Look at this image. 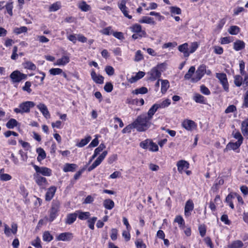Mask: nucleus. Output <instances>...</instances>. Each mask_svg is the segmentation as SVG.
I'll list each match as a JSON object with an SVG mask.
<instances>
[{"instance_id":"1","label":"nucleus","mask_w":248,"mask_h":248,"mask_svg":"<svg viewBox=\"0 0 248 248\" xmlns=\"http://www.w3.org/2000/svg\"><path fill=\"white\" fill-rule=\"evenodd\" d=\"M151 119L146 114H143L138 117L133 122L135 128L139 131H144L150 127L151 124Z\"/></svg>"},{"instance_id":"2","label":"nucleus","mask_w":248,"mask_h":248,"mask_svg":"<svg viewBox=\"0 0 248 248\" xmlns=\"http://www.w3.org/2000/svg\"><path fill=\"white\" fill-rule=\"evenodd\" d=\"M130 29L132 32L134 33L132 35V38L134 40L141 39L147 36L146 31L142 30V26L140 24H134L130 27Z\"/></svg>"},{"instance_id":"3","label":"nucleus","mask_w":248,"mask_h":248,"mask_svg":"<svg viewBox=\"0 0 248 248\" xmlns=\"http://www.w3.org/2000/svg\"><path fill=\"white\" fill-rule=\"evenodd\" d=\"M167 68V64L165 62L157 64L153 67L148 73L150 78H160L161 73L165 71Z\"/></svg>"},{"instance_id":"4","label":"nucleus","mask_w":248,"mask_h":248,"mask_svg":"<svg viewBox=\"0 0 248 248\" xmlns=\"http://www.w3.org/2000/svg\"><path fill=\"white\" fill-rule=\"evenodd\" d=\"M34 106L35 103L32 101H25L20 104L19 108H15L14 111L16 113H29L30 111V108L34 107Z\"/></svg>"},{"instance_id":"5","label":"nucleus","mask_w":248,"mask_h":248,"mask_svg":"<svg viewBox=\"0 0 248 248\" xmlns=\"http://www.w3.org/2000/svg\"><path fill=\"white\" fill-rule=\"evenodd\" d=\"M60 207V202L58 200H53L49 211V221L52 222L57 216Z\"/></svg>"},{"instance_id":"6","label":"nucleus","mask_w":248,"mask_h":248,"mask_svg":"<svg viewBox=\"0 0 248 248\" xmlns=\"http://www.w3.org/2000/svg\"><path fill=\"white\" fill-rule=\"evenodd\" d=\"M127 1V0H121L120 2L118 3V6L124 16L129 19H131L132 16L129 15V9L126 6Z\"/></svg>"},{"instance_id":"7","label":"nucleus","mask_w":248,"mask_h":248,"mask_svg":"<svg viewBox=\"0 0 248 248\" xmlns=\"http://www.w3.org/2000/svg\"><path fill=\"white\" fill-rule=\"evenodd\" d=\"M206 68L207 66L205 64H201L196 71V78H202L205 74L208 76H210L211 72L210 70H207Z\"/></svg>"},{"instance_id":"8","label":"nucleus","mask_w":248,"mask_h":248,"mask_svg":"<svg viewBox=\"0 0 248 248\" xmlns=\"http://www.w3.org/2000/svg\"><path fill=\"white\" fill-rule=\"evenodd\" d=\"M33 167L37 173H40L43 175L49 176L51 174V170L50 169L46 167H39V166L34 165Z\"/></svg>"},{"instance_id":"9","label":"nucleus","mask_w":248,"mask_h":248,"mask_svg":"<svg viewBox=\"0 0 248 248\" xmlns=\"http://www.w3.org/2000/svg\"><path fill=\"white\" fill-rule=\"evenodd\" d=\"M182 126L187 130L191 131L196 127V124L193 121L187 119L183 122Z\"/></svg>"},{"instance_id":"10","label":"nucleus","mask_w":248,"mask_h":248,"mask_svg":"<svg viewBox=\"0 0 248 248\" xmlns=\"http://www.w3.org/2000/svg\"><path fill=\"white\" fill-rule=\"evenodd\" d=\"M73 238V234L69 232L60 233L56 238L58 241H68Z\"/></svg>"},{"instance_id":"11","label":"nucleus","mask_w":248,"mask_h":248,"mask_svg":"<svg viewBox=\"0 0 248 248\" xmlns=\"http://www.w3.org/2000/svg\"><path fill=\"white\" fill-rule=\"evenodd\" d=\"M37 107L46 118L48 119L50 117L47 108L44 104L39 103L37 105Z\"/></svg>"},{"instance_id":"12","label":"nucleus","mask_w":248,"mask_h":248,"mask_svg":"<svg viewBox=\"0 0 248 248\" xmlns=\"http://www.w3.org/2000/svg\"><path fill=\"white\" fill-rule=\"evenodd\" d=\"M178 50L183 53L185 58H188L189 56L188 44L187 43H184L178 47Z\"/></svg>"},{"instance_id":"13","label":"nucleus","mask_w":248,"mask_h":248,"mask_svg":"<svg viewBox=\"0 0 248 248\" xmlns=\"http://www.w3.org/2000/svg\"><path fill=\"white\" fill-rule=\"evenodd\" d=\"M177 169L178 171L182 173L184 169H187L189 167V164L186 161L181 160L177 163Z\"/></svg>"},{"instance_id":"14","label":"nucleus","mask_w":248,"mask_h":248,"mask_svg":"<svg viewBox=\"0 0 248 248\" xmlns=\"http://www.w3.org/2000/svg\"><path fill=\"white\" fill-rule=\"evenodd\" d=\"M194 209V203L192 200H188L186 203L185 207V215L188 217L190 215V212Z\"/></svg>"},{"instance_id":"15","label":"nucleus","mask_w":248,"mask_h":248,"mask_svg":"<svg viewBox=\"0 0 248 248\" xmlns=\"http://www.w3.org/2000/svg\"><path fill=\"white\" fill-rule=\"evenodd\" d=\"M56 191V187L54 186L50 187L46 193L45 200L46 201H50L54 197Z\"/></svg>"},{"instance_id":"16","label":"nucleus","mask_w":248,"mask_h":248,"mask_svg":"<svg viewBox=\"0 0 248 248\" xmlns=\"http://www.w3.org/2000/svg\"><path fill=\"white\" fill-rule=\"evenodd\" d=\"M245 43L240 40H236L235 42L233 43V48L235 51H239L245 48Z\"/></svg>"},{"instance_id":"17","label":"nucleus","mask_w":248,"mask_h":248,"mask_svg":"<svg viewBox=\"0 0 248 248\" xmlns=\"http://www.w3.org/2000/svg\"><path fill=\"white\" fill-rule=\"evenodd\" d=\"M242 143H241V141H237L236 142L233 143V142H229L226 146V147L224 149V151L227 152L228 150H236L238 149L240 145H241Z\"/></svg>"},{"instance_id":"18","label":"nucleus","mask_w":248,"mask_h":248,"mask_svg":"<svg viewBox=\"0 0 248 248\" xmlns=\"http://www.w3.org/2000/svg\"><path fill=\"white\" fill-rule=\"evenodd\" d=\"M139 22L140 23H146L153 25L156 24L154 18L147 16H142V17L139 20Z\"/></svg>"},{"instance_id":"19","label":"nucleus","mask_w":248,"mask_h":248,"mask_svg":"<svg viewBox=\"0 0 248 248\" xmlns=\"http://www.w3.org/2000/svg\"><path fill=\"white\" fill-rule=\"evenodd\" d=\"M77 216L78 214L76 213L68 214L65 219V223L69 225L72 224L76 220Z\"/></svg>"},{"instance_id":"20","label":"nucleus","mask_w":248,"mask_h":248,"mask_svg":"<svg viewBox=\"0 0 248 248\" xmlns=\"http://www.w3.org/2000/svg\"><path fill=\"white\" fill-rule=\"evenodd\" d=\"M241 129L244 136H248V118L242 122Z\"/></svg>"},{"instance_id":"21","label":"nucleus","mask_w":248,"mask_h":248,"mask_svg":"<svg viewBox=\"0 0 248 248\" xmlns=\"http://www.w3.org/2000/svg\"><path fill=\"white\" fill-rule=\"evenodd\" d=\"M77 167V165L75 164L66 163L64 166L63 170L66 172L69 171L73 172L75 170Z\"/></svg>"},{"instance_id":"22","label":"nucleus","mask_w":248,"mask_h":248,"mask_svg":"<svg viewBox=\"0 0 248 248\" xmlns=\"http://www.w3.org/2000/svg\"><path fill=\"white\" fill-rule=\"evenodd\" d=\"M18 124V122L16 119L11 118L7 122L6 126L9 129H13Z\"/></svg>"},{"instance_id":"23","label":"nucleus","mask_w":248,"mask_h":248,"mask_svg":"<svg viewBox=\"0 0 248 248\" xmlns=\"http://www.w3.org/2000/svg\"><path fill=\"white\" fill-rule=\"evenodd\" d=\"M49 72L51 75L55 76L62 74L63 78H66V74L63 72L62 69L60 68H51L49 70Z\"/></svg>"},{"instance_id":"24","label":"nucleus","mask_w":248,"mask_h":248,"mask_svg":"<svg viewBox=\"0 0 248 248\" xmlns=\"http://www.w3.org/2000/svg\"><path fill=\"white\" fill-rule=\"evenodd\" d=\"M244 246V244L240 240H235L231 244L228 245V248H241Z\"/></svg>"},{"instance_id":"25","label":"nucleus","mask_w":248,"mask_h":248,"mask_svg":"<svg viewBox=\"0 0 248 248\" xmlns=\"http://www.w3.org/2000/svg\"><path fill=\"white\" fill-rule=\"evenodd\" d=\"M240 28L235 25L231 26L228 30L229 33L231 35H237L240 32Z\"/></svg>"},{"instance_id":"26","label":"nucleus","mask_w":248,"mask_h":248,"mask_svg":"<svg viewBox=\"0 0 248 248\" xmlns=\"http://www.w3.org/2000/svg\"><path fill=\"white\" fill-rule=\"evenodd\" d=\"M91 139L92 137L90 136H88L85 138L82 139L79 142L77 143L76 146L78 147H83L89 142Z\"/></svg>"},{"instance_id":"27","label":"nucleus","mask_w":248,"mask_h":248,"mask_svg":"<svg viewBox=\"0 0 248 248\" xmlns=\"http://www.w3.org/2000/svg\"><path fill=\"white\" fill-rule=\"evenodd\" d=\"M193 100L197 103L205 104L204 97L199 93L194 94Z\"/></svg>"},{"instance_id":"28","label":"nucleus","mask_w":248,"mask_h":248,"mask_svg":"<svg viewBox=\"0 0 248 248\" xmlns=\"http://www.w3.org/2000/svg\"><path fill=\"white\" fill-rule=\"evenodd\" d=\"M70 61V59L68 56H63L60 59L57 60V64L59 65H64L68 63Z\"/></svg>"},{"instance_id":"29","label":"nucleus","mask_w":248,"mask_h":248,"mask_svg":"<svg viewBox=\"0 0 248 248\" xmlns=\"http://www.w3.org/2000/svg\"><path fill=\"white\" fill-rule=\"evenodd\" d=\"M36 152L38 154V156L37 157V160L38 161H40L46 157V154L43 148H37L36 149Z\"/></svg>"},{"instance_id":"30","label":"nucleus","mask_w":248,"mask_h":248,"mask_svg":"<svg viewBox=\"0 0 248 248\" xmlns=\"http://www.w3.org/2000/svg\"><path fill=\"white\" fill-rule=\"evenodd\" d=\"M160 80L161 82V93L164 94L167 92V90L169 88L170 83L168 80L166 79H161Z\"/></svg>"},{"instance_id":"31","label":"nucleus","mask_w":248,"mask_h":248,"mask_svg":"<svg viewBox=\"0 0 248 248\" xmlns=\"http://www.w3.org/2000/svg\"><path fill=\"white\" fill-rule=\"evenodd\" d=\"M103 205L105 208L110 210L114 207V202L110 199H107L104 201Z\"/></svg>"},{"instance_id":"32","label":"nucleus","mask_w":248,"mask_h":248,"mask_svg":"<svg viewBox=\"0 0 248 248\" xmlns=\"http://www.w3.org/2000/svg\"><path fill=\"white\" fill-rule=\"evenodd\" d=\"M35 182L39 186H44L47 184L46 178L38 175L36 176Z\"/></svg>"},{"instance_id":"33","label":"nucleus","mask_w":248,"mask_h":248,"mask_svg":"<svg viewBox=\"0 0 248 248\" xmlns=\"http://www.w3.org/2000/svg\"><path fill=\"white\" fill-rule=\"evenodd\" d=\"M158 109L157 104H155L149 110L147 114L149 119H152L153 116Z\"/></svg>"},{"instance_id":"34","label":"nucleus","mask_w":248,"mask_h":248,"mask_svg":"<svg viewBox=\"0 0 248 248\" xmlns=\"http://www.w3.org/2000/svg\"><path fill=\"white\" fill-rule=\"evenodd\" d=\"M28 31V28L26 26H22L20 28L16 27L13 30L14 33L16 35L20 34L22 33H26Z\"/></svg>"},{"instance_id":"35","label":"nucleus","mask_w":248,"mask_h":248,"mask_svg":"<svg viewBox=\"0 0 248 248\" xmlns=\"http://www.w3.org/2000/svg\"><path fill=\"white\" fill-rule=\"evenodd\" d=\"M61 7V3L60 1H57L51 4L49 8V10L50 12H55L60 9Z\"/></svg>"},{"instance_id":"36","label":"nucleus","mask_w":248,"mask_h":248,"mask_svg":"<svg viewBox=\"0 0 248 248\" xmlns=\"http://www.w3.org/2000/svg\"><path fill=\"white\" fill-rule=\"evenodd\" d=\"M170 10L171 16H173L174 15H181L182 13L181 8L177 6L170 7Z\"/></svg>"},{"instance_id":"37","label":"nucleus","mask_w":248,"mask_h":248,"mask_svg":"<svg viewBox=\"0 0 248 248\" xmlns=\"http://www.w3.org/2000/svg\"><path fill=\"white\" fill-rule=\"evenodd\" d=\"M148 92V89L145 87H142L140 88H137L133 90L132 92L133 94H145Z\"/></svg>"},{"instance_id":"38","label":"nucleus","mask_w":248,"mask_h":248,"mask_svg":"<svg viewBox=\"0 0 248 248\" xmlns=\"http://www.w3.org/2000/svg\"><path fill=\"white\" fill-rule=\"evenodd\" d=\"M5 9L6 10L7 13L10 15V16H12L13 15V2H7L5 6Z\"/></svg>"},{"instance_id":"39","label":"nucleus","mask_w":248,"mask_h":248,"mask_svg":"<svg viewBox=\"0 0 248 248\" xmlns=\"http://www.w3.org/2000/svg\"><path fill=\"white\" fill-rule=\"evenodd\" d=\"M27 75L21 73L19 71L16 70L11 73L9 78H27Z\"/></svg>"},{"instance_id":"40","label":"nucleus","mask_w":248,"mask_h":248,"mask_svg":"<svg viewBox=\"0 0 248 248\" xmlns=\"http://www.w3.org/2000/svg\"><path fill=\"white\" fill-rule=\"evenodd\" d=\"M79 8L83 12H87L90 9V6L85 1H82L79 5Z\"/></svg>"},{"instance_id":"41","label":"nucleus","mask_w":248,"mask_h":248,"mask_svg":"<svg viewBox=\"0 0 248 248\" xmlns=\"http://www.w3.org/2000/svg\"><path fill=\"white\" fill-rule=\"evenodd\" d=\"M53 239V236L50 234L48 231H46L44 232L43 239L46 242H50Z\"/></svg>"},{"instance_id":"42","label":"nucleus","mask_w":248,"mask_h":248,"mask_svg":"<svg viewBox=\"0 0 248 248\" xmlns=\"http://www.w3.org/2000/svg\"><path fill=\"white\" fill-rule=\"evenodd\" d=\"M79 213L78 218L81 220H85L89 218L90 216V213L89 212H80L78 211Z\"/></svg>"},{"instance_id":"43","label":"nucleus","mask_w":248,"mask_h":248,"mask_svg":"<svg viewBox=\"0 0 248 248\" xmlns=\"http://www.w3.org/2000/svg\"><path fill=\"white\" fill-rule=\"evenodd\" d=\"M170 104V100L169 99H166L161 103L157 104L158 109L159 108H165Z\"/></svg>"},{"instance_id":"44","label":"nucleus","mask_w":248,"mask_h":248,"mask_svg":"<svg viewBox=\"0 0 248 248\" xmlns=\"http://www.w3.org/2000/svg\"><path fill=\"white\" fill-rule=\"evenodd\" d=\"M111 29H112V27L111 26H109V27H106V28L103 29V30H102L100 31V32L102 34H104V35H109L111 33H112V32H113L111 30Z\"/></svg>"},{"instance_id":"45","label":"nucleus","mask_w":248,"mask_h":248,"mask_svg":"<svg viewBox=\"0 0 248 248\" xmlns=\"http://www.w3.org/2000/svg\"><path fill=\"white\" fill-rule=\"evenodd\" d=\"M220 83L222 85L224 89L226 91H228L229 85L227 78H218Z\"/></svg>"},{"instance_id":"46","label":"nucleus","mask_w":248,"mask_h":248,"mask_svg":"<svg viewBox=\"0 0 248 248\" xmlns=\"http://www.w3.org/2000/svg\"><path fill=\"white\" fill-rule=\"evenodd\" d=\"M102 161L99 159L98 158L95 160V161L91 165L88 169L89 171H90L95 169L97 166L100 164Z\"/></svg>"},{"instance_id":"47","label":"nucleus","mask_w":248,"mask_h":248,"mask_svg":"<svg viewBox=\"0 0 248 248\" xmlns=\"http://www.w3.org/2000/svg\"><path fill=\"white\" fill-rule=\"evenodd\" d=\"M140 147L144 149H147L149 148L150 146V140L147 139L140 143Z\"/></svg>"},{"instance_id":"48","label":"nucleus","mask_w":248,"mask_h":248,"mask_svg":"<svg viewBox=\"0 0 248 248\" xmlns=\"http://www.w3.org/2000/svg\"><path fill=\"white\" fill-rule=\"evenodd\" d=\"M149 150L152 152H156L158 150V146L156 144L153 142L152 140H150Z\"/></svg>"},{"instance_id":"49","label":"nucleus","mask_w":248,"mask_h":248,"mask_svg":"<svg viewBox=\"0 0 248 248\" xmlns=\"http://www.w3.org/2000/svg\"><path fill=\"white\" fill-rule=\"evenodd\" d=\"M96 220H97L96 217H93L92 218L88 220L87 221L88 223V226L91 229H92V230L94 229V225Z\"/></svg>"},{"instance_id":"50","label":"nucleus","mask_w":248,"mask_h":248,"mask_svg":"<svg viewBox=\"0 0 248 248\" xmlns=\"http://www.w3.org/2000/svg\"><path fill=\"white\" fill-rule=\"evenodd\" d=\"M239 68L241 74L242 76H244L246 73L245 71V63L243 60L239 61Z\"/></svg>"},{"instance_id":"51","label":"nucleus","mask_w":248,"mask_h":248,"mask_svg":"<svg viewBox=\"0 0 248 248\" xmlns=\"http://www.w3.org/2000/svg\"><path fill=\"white\" fill-rule=\"evenodd\" d=\"M213 48L214 52L217 54L221 55L224 52L223 47L218 46H213Z\"/></svg>"},{"instance_id":"52","label":"nucleus","mask_w":248,"mask_h":248,"mask_svg":"<svg viewBox=\"0 0 248 248\" xmlns=\"http://www.w3.org/2000/svg\"><path fill=\"white\" fill-rule=\"evenodd\" d=\"M199 231L202 237L205 236L206 232V227L204 224H201L199 226Z\"/></svg>"},{"instance_id":"53","label":"nucleus","mask_w":248,"mask_h":248,"mask_svg":"<svg viewBox=\"0 0 248 248\" xmlns=\"http://www.w3.org/2000/svg\"><path fill=\"white\" fill-rule=\"evenodd\" d=\"M195 72V67L194 66H192L189 69L187 73L185 75L184 78H191L192 75Z\"/></svg>"},{"instance_id":"54","label":"nucleus","mask_w":248,"mask_h":248,"mask_svg":"<svg viewBox=\"0 0 248 248\" xmlns=\"http://www.w3.org/2000/svg\"><path fill=\"white\" fill-rule=\"evenodd\" d=\"M232 42L231 37H224L220 38V44L222 45L228 44Z\"/></svg>"},{"instance_id":"55","label":"nucleus","mask_w":248,"mask_h":248,"mask_svg":"<svg viewBox=\"0 0 248 248\" xmlns=\"http://www.w3.org/2000/svg\"><path fill=\"white\" fill-rule=\"evenodd\" d=\"M143 59V56L140 50H138L135 54V61L139 62Z\"/></svg>"},{"instance_id":"56","label":"nucleus","mask_w":248,"mask_h":248,"mask_svg":"<svg viewBox=\"0 0 248 248\" xmlns=\"http://www.w3.org/2000/svg\"><path fill=\"white\" fill-rule=\"evenodd\" d=\"M106 73L109 76H112L114 73V69L111 66H107L105 68Z\"/></svg>"},{"instance_id":"57","label":"nucleus","mask_w":248,"mask_h":248,"mask_svg":"<svg viewBox=\"0 0 248 248\" xmlns=\"http://www.w3.org/2000/svg\"><path fill=\"white\" fill-rule=\"evenodd\" d=\"M41 241L40 238L38 237H37L31 243L32 245L35 247L36 248H42V246L41 245Z\"/></svg>"},{"instance_id":"58","label":"nucleus","mask_w":248,"mask_h":248,"mask_svg":"<svg viewBox=\"0 0 248 248\" xmlns=\"http://www.w3.org/2000/svg\"><path fill=\"white\" fill-rule=\"evenodd\" d=\"M198 47V44H197V42L192 43L191 44V45L189 48V54L190 53H194L197 50Z\"/></svg>"},{"instance_id":"59","label":"nucleus","mask_w":248,"mask_h":248,"mask_svg":"<svg viewBox=\"0 0 248 248\" xmlns=\"http://www.w3.org/2000/svg\"><path fill=\"white\" fill-rule=\"evenodd\" d=\"M134 128H135V127L134 125L133 124V123L132 124H129V125L126 126L125 127H124L123 129L122 132L123 133H130V132H131V129Z\"/></svg>"},{"instance_id":"60","label":"nucleus","mask_w":248,"mask_h":248,"mask_svg":"<svg viewBox=\"0 0 248 248\" xmlns=\"http://www.w3.org/2000/svg\"><path fill=\"white\" fill-rule=\"evenodd\" d=\"M104 89L106 92L110 93L113 90V85L110 82H107L105 84Z\"/></svg>"},{"instance_id":"61","label":"nucleus","mask_w":248,"mask_h":248,"mask_svg":"<svg viewBox=\"0 0 248 248\" xmlns=\"http://www.w3.org/2000/svg\"><path fill=\"white\" fill-rule=\"evenodd\" d=\"M113 35L116 38L119 40H123L124 39V36L123 32L119 31L112 32Z\"/></svg>"},{"instance_id":"62","label":"nucleus","mask_w":248,"mask_h":248,"mask_svg":"<svg viewBox=\"0 0 248 248\" xmlns=\"http://www.w3.org/2000/svg\"><path fill=\"white\" fill-rule=\"evenodd\" d=\"M31 86V82L30 81H27L25 83V86L23 87L22 89L27 92L28 93H30L31 92V90L30 88Z\"/></svg>"},{"instance_id":"63","label":"nucleus","mask_w":248,"mask_h":248,"mask_svg":"<svg viewBox=\"0 0 248 248\" xmlns=\"http://www.w3.org/2000/svg\"><path fill=\"white\" fill-rule=\"evenodd\" d=\"M236 110V107L233 105H230L229 106H228L227 107V108L225 110V113H231V112H233Z\"/></svg>"},{"instance_id":"64","label":"nucleus","mask_w":248,"mask_h":248,"mask_svg":"<svg viewBox=\"0 0 248 248\" xmlns=\"http://www.w3.org/2000/svg\"><path fill=\"white\" fill-rule=\"evenodd\" d=\"M117 233H118V231L116 229H111L110 237L112 240L114 241L117 239Z\"/></svg>"}]
</instances>
